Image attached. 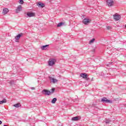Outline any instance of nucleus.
Masks as SVG:
<instances>
[{
	"mask_svg": "<svg viewBox=\"0 0 126 126\" xmlns=\"http://www.w3.org/2000/svg\"><path fill=\"white\" fill-rule=\"evenodd\" d=\"M24 1H23V0H19V3H21V4H23L24 3Z\"/></svg>",
	"mask_w": 126,
	"mask_h": 126,
	"instance_id": "nucleus-24",
	"label": "nucleus"
},
{
	"mask_svg": "<svg viewBox=\"0 0 126 126\" xmlns=\"http://www.w3.org/2000/svg\"><path fill=\"white\" fill-rule=\"evenodd\" d=\"M107 29L108 30H110V29H112V28H111V27H107Z\"/></svg>",
	"mask_w": 126,
	"mask_h": 126,
	"instance_id": "nucleus-25",
	"label": "nucleus"
},
{
	"mask_svg": "<svg viewBox=\"0 0 126 126\" xmlns=\"http://www.w3.org/2000/svg\"><path fill=\"white\" fill-rule=\"evenodd\" d=\"M110 123H111V120L109 119H106L105 121V124H110Z\"/></svg>",
	"mask_w": 126,
	"mask_h": 126,
	"instance_id": "nucleus-20",
	"label": "nucleus"
},
{
	"mask_svg": "<svg viewBox=\"0 0 126 126\" xmlns=\"http://www.w3.org/2000/svg\"><path fill=\"white\" fill-rule=\"evenodd\" d=\"M106 3L109 7L113 6V5H114V1H113V0H107Z\"/></svg>",
	"mask_w": 126,
	"mask_h": 126,
	"instance_id": "nucleus-5",
	"label": "nucleus"
},
{
	"mask_svg": "<svg viewBox=\"0 0 126 126\" xmlns=\"http://www.w3.org/2000/svg\"><path fill=\"white\" fill-rule=\"evenodd\" d=\"M114 19L116 21H118V20L121 19V16L119 15L116 14L114 15Z\"/></svg>",
	"mask_w": 126,
	"mask_h": 126,
	"instance_id": "nucleus-9",
	"label": "nucleus"
},
{
	"mask_svg": "<svg viewBox=\"0 0 126 126\" xmlns=\"http://www.w3.org/2000/svg\"><path fill=\"white\" fill-rule=\"evenodd\" d=\"M27 15L29 17H33L35 16V13L33 12H28Z\"/></svg>",
	"mask_w": 126,
	"mask_h": 126,
	"instance_id": "nucleus-12",
	"label": "nucleus"
},
{
	"mask_svg": "<svg viewBox=\"0 0 126 126\" xmlns=\"http://www.w3.org/2000/svg\"><path fill=\"white\" fill-rule=\"evenodd\" d=\"M125 27H126V25H125Z\"/></svg>",
	"mask_w": 126,
	"mask_h": 126,
	"instance_id": "nucleus-28",
	"label": "nucleus"
},
{
	"mask_svg": "<svg viewBox=\"0 0 126 126\" xmlns=\"http://www.w3.org/2000/svg\"><path fill=\"white\" fill-rule=\"evenodd\" d=\"M55 88H52L51 90V94H53V93H54L55 92Z\"/></svg>",
	"mask_w": 126,
	"mask_h": 126,
	"instance_id": "nucleus-23",
	"label": "nucleus"
},
{
	"mask_svg": "<svg viewBox=\"0 0 126 126\" xmlns=\"http://www.w3.org/2000/svg\"><path fill=\"white\" fill-rule=\"evenodd\" d=\"M82 22L85 24V25H88V24L91 22V20L88 18H84Z\"/></svg>",
	"mask_w": 126,
	"mask_h": 126,
	"instance_id": "nucleus-2",
	"label": "nucleus"
},
{
	"mask_svg": "<svg viewBox=\"0 0 126 126\" xmlns=\"http://www.w3.org/2000/svg\"><path fill=\"white\" fill-rule=\"evenodd\" d=\"M101 102L102 103H112V100H108L106 97L101 98Z\"/></svg>",
	"mask_w": 126,
	"mask_h": 126,
	"instance_id": "nucleus-4",
	"label": "nucleus"
},
{
	"mask_svg": "<svg viewBox=\"0 0 126 126\" xmlns=\"http://www.w3.org/2000/svg\"><path fill=\"white\" fill-rule=\"evenodd\" d=\"M49 78L51 82H52V83H54V84L57 83V82H58V79H54V78H53L52 77H49Z\"/></svg>",
	"mask_w": 126,
	"mask_h": 126,
	"instance_id": "nucleus-8",
	"label": "nucleus"
},
{
	"mask_svg": "<svg viewBox=\"0 0 126 126\" xmlns=\"http://www.w3.org/2000/svg\"><path fill=\"white\" fill-rule=\"evenodd\" d=\"M13 106L15 107L16 108H19V107H21V104H20V103H16L14 104Z\"/></svg>",
	"mask_w": 126,
	"mask_h": 126,
	"instance_id": "nucleus-16",
	"label": "nucleus"
},
{
	"mask_svg": "<svg viewBox=\"0 0 126 126\" xmlns=\"http://www.w3.org/2000/svg\"><path fill=\"white\" fill-rule=\"evenodd\" d=\"M21 10H22V6H21V5H19L18 6L17 9H16V13H19Z\"/></svg>",
	"mask_w": 126,
	"mask_h": 126,
	"instance_id": "nucleus-10",
	"label": "nucleus"
},
{
	"mask_svg": "<svg viewBox=\"0 0 126 126\" xmlns=\"http://www.w3.org/2000/svg\"><path fill=\"white\" fill-rule=\"evenodd\" d=\"M80 76L81 77H83V78H84L85 79H86V80H89V78H88V75L87 74L84 73H81Z\"/></svg>",
	"mask_w": 126,
	"mask_h": 126,
	"instance_id": "nucleus-6",
	"label": "nucleus"
},
{
	"mask_svg": "<svg viewBox=\"0 0 126 126\" xmlns=\"http://www.w3.org/2000/svg\"><path fill=\"white\" fill-rule=\"evenodd\" d=\"M31 89H32V90H35V88L32 87V88H31Z\"/></svg>",
	"mask_w": 126,
	"mask_h": 126,
	"instance_id": "nucleus-26",
	"label": "nucleus"
},
{
	"mask_svg": "<svg viewBox=\"0 0 126 126\" xmlns=\"http://www.w3.org/2000/svg\"><path fill=\"white\" fill-rule=\"evenodd\" d=\"M38 7H41L43 8V7H45V4L44 3H42V2H38L37 4Z\"/></svg>",
	"mask_w": 126,
	"mask_h": 126,
	"instance_id": "nucleus-11",
	"label": "nucleus"
},
{
	"mask_svg": "<svg viewBox=\"0 0 126 126\" xmlns=\"http://www.w3.org/2000/svg\"><path fill=\"white\" fill-rule=\"evenodd\" d=\"M63 25H64V23H63V22L59 23L57 25V27H61L63 26Z\"/></svg>",
	"mask_w": 126,
	"mask_h": 126,
	"instance_id": "nucleus-17",
	"label": "nucleus"
},
{
	"mask_svg": "<svg viewBox=\"0 0 126 126\" xmlns=\"http://www.w3.org/2000/svg\"><path fill=\"white\" fill-rule=\"evenodd\" d=\"M95 41V38H93L90 41V44H92V43H93Z\"/></svg>",
	"mask_w": 126,
	"mask_h": 126,
	"instance_id": "nucleus-21",
	"label": "nucleus"
},
{
	"mask_svg": "<svg viewBox=\"0 0 126 126\" xmlns=\"http://www.w3.org/2000/svg\"><path fill=\"white\" fill-rule=\"evenodd\" d=\"M8 11H9L8 9H7L6 8H4L3 9L2 14L4 15H5V14H7V12H8Z\"/></svg>",
	"mask_w": 126,
	"mask_h": 126,
	"instance_id": "nucleus-14",
	"label": "nucleus"
},
{
	"mask_svg": "<svg viewBox=\"0 0 126 126\" xmlns=\"http://www.w3.org/2000/svg\"><path fill=\"white\" fill-rule=\"evenodd\" d=\"M42 93L44 95H46L47 96H49V95H51V91H50L48 90H46V89L43 90L42 91Z\"/></svg>",
	"mask_w": 126,
	"mask_h": 126,
	"instance_id": "nucleus-1",
	"label": "nucleus"
},
{
	"mask_svg": "<svg viewBox=\"0 0 126 126\" xmlns=\"http://www.w3.org/2000/svg\"><path fill=\"white\" fill-rule=\"evenodd\" d=\"M89 107H96V104H90Z\"/></svg>",
	"mask_w": 126,
	"mask_h": 126,
	"instance_id": "nucleus-22",
	"label": "nucleus"
},
{
	"mask_svg": "<svg viewBox=\"0 0 126 126\" xmlns=\"http://www.w3.org/2000/svg\"><path fill=\"white\" fill-rule=\"evenodd\" d=\"M81 119V117L80 116H77L71 118L72 121H73L74 122H78V121H80Z\"/></svg>",
	"mask_w": 126,
	"mask_h": 126,
	"instance_id": "nucleus-7",
	"label": "nucleus"
},
{
	"mask_svg": "<svg viewBox=\"0 0 126 126\" xmlns=\"http://www.w3.org/2000/svg\"><path fill=\"white\" fill-rule=\"evenodd\" d=\"M22 36H23V33H19L18 35H17L15 37V40H19V39H20V37H22Z\"/></svg>",
	"mask_w": 126,
	"mask_h": 126,
	"instance_id": "nucleus-13",
	"label": "nucleus"
},
{
	"mask_svg": "<svg viewBox=\"0 0 126 126\" xmlns=\"http://www.w3.org/2000/svg\"><path fill=\"white\" fill-rule=\"evenodd\" d=\"M1 124H2V122H1V121H0V125H1Z\"/></svg>",
	"mask_w": 126,
	"mask_h": 126,
	"instance_id": "nucleus-27",
	"label": "nucleus"
},
{
	"mask_svg": "<svg viewBox=\"0 0 126 126\" xmlns=\"http://www.w3.org/2000/svg\"><path fill=\"white\" fill-rule=\"evenodd\" d=\"M47 47H49V45H43L41 47V50L43 51H44V50H47Z\"/></svg>",
	"mask_w": 126,
	"mask_h": 126,
	"instance_id": "nucleus-15",
	"label": "nucleus"
},
{
	"mask_svg": "<svg viewBox=\"0 0 126 126\" xmlns=\"http://www.w3.org/2000/svg\"><path fill=\"white\" fill-rule=\"evenodd\" d=\"M56 60L55 59H50L48 62V64L50 66H52L56 63Z\"/></svg>",
	"mask_w": 126,
	"mask_h": 126,
	"instance_id": "nucleus-3",
	"label": "nucleus"
},
{
	"mask_svg": "<svg viewBox=\"0 0 126 126\" xmlns=\"http://www.w3.org/2000/svg\"><path fill=\"white\" fill-rule=\"evenodd\" d=\"M6 103V99H3L2 101H0V105Z\"/></svg>",
	"mask_w": 126,
	"mask_h": 126,
	"instance_id": "nucleus-19",
	"label": "nucleus"
},
{
	"mask_svg": "<svg viewBox=\"0 0 126 126\" xmlns=\"http://www.w3.org/2000/svg\"><path fill=\"white\" fill-rule=\"evenodd\" d=\"M56 102H57V98L55 97L52 100L51 103L52 104H56Z\"/></svg>",
	"mask_w": 126,
	"mask_h": 126,
	"instance_id": "nucleus-18",
	"label": "nucleus"
}]
</instances>
